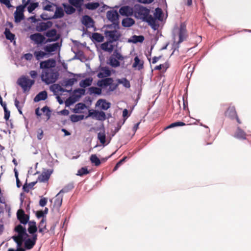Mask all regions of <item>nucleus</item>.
I'll return each instance as SVG.
<instances>
[{
	"label": "nucleus",
	"mask_w": 251,
	"mask_h": 251,
	"mask_svg": "<svg viewBox=\"0 0 251 251\" xmlns=\"http://www.w3.org/2000/svg\"><path fill=\"white\" fill-rule=\"evenodd\" d=\"M150 9L139 4H136L134 7L135 17L148 23L152 28L155 30L157 28V25L155 24V19L153 18L151 15H150Z\"/></svg>",
	"instance_id": "obj_1"
},
{
	"label": "nucleus",
	"mask_w": 251,
	"mask_h": 251,
	"mask_svg": "<svg viewBox=\"0 0 251 251\" xmlns=\"http://www.w3.org/2000/svg\"><path fill=\"white\" fill-rule=\"evenodd\" d=\"M58 76L59 73L56 69L43 70L41 75L42 80L47 84L55 82Z\"/></svg>",
	"instance_id": "obj_2"
},
{
	"label": "nucleus",
	"mask_w": 251,
	"mask_h": 251,
	"mask_svg": "<svg viewBox=\"0 0 251 251\" xmlns=\"http://www.w3.org/2000/svg\"><path fill=\"white\" fill-rule=\"evenodd\" d=\"M178 36H179V40L176 42V34L174 33L173 34V38L174 41L172 45V49L174 50V51L172 54L175 52L176 50H178L179 48V45L182 42H183L187 38V30L186 25L184 23H181L180 27L178 29Z\"/></svg>",
	"instance_id": "obj_3"
},
{
	"label": "nucleus",
	"mask_w": 251,
	"mask_h": 251,
	"mask_svg": "<svg viewBox=\"0 0 251 251\" xmlns=\"http://www.w3.org/2000/svg\"><path fill=\"white\" fill-rule=\"evenodd\" d=\"M124 58L122 55L117 50H115L110 56L108 63L112 67L116 68L120 65L119 60H123Z\"/></svg>",
	"instance_id": "obj_4"
},
{
	"label": "nucleus",
	"mask_w": 251,
	"mask_h": 251,
	"mask_svg": "<svg viewBox=\"0 0 251 251\" xmlns=\"http://www.w3.org/2000/svg\"><path fill=\"white\" fill-rule=\"evenodd\" d=\"M88 117H92L94 119L100 121H104L106 119V115L104 112L94 109L89 110L88 115L85 118Z\"/></svg>",
	"instance_id": "obj_5"
},
{
	"label": "nucleus",
	"mask_w": 251,
	"mask_h": 251,
	"mask_svg": "<svg viewBox=\"0 0 251 251\" xmlns=\"http://www.w3.org/2000/svg\"><path fill=\"white\" fill-rule=\"evenodd\" d=\"M34 83V80H31L26 76H23L18 80V84L23 88L24 92L28 91Z\"/></svg>",
	"instance_id": "obj_6"
},
{
	"label": "nucleus",
	"mask_w": 251,
	"mask_h": 251,
	"mask_svg": "<svg viewBox=\"0 0 251 251\" xmlns=\"http://www.w3.org/2000/svg\"><path fill=\"white\" fill-rule=\"evenodd\" d=\"M56 61L54 59H49L46 61H42L40 63V67L43 70H54Z\"/></svg>",
	"instance_id": "obj_7"
},
{
	"label": "nucleus",
	"mask_w": 251,
	"mask_h": 251,
	"mask_svg": "<svg viewBox=\"0 0 251 251\" xmlns=\"http://www.w3.org/2000/svg\"><path fill=\"white\" fill-rule=\"evenodd\" d=\"M37 239V235H34L31 238H27L25 237L24 239H21L22 241L24 242L25 248L26 250L31 249L36 244Z\"/></svg>",
	"instance_id": "obj_8"
},
{
	"label": "nucleus",
	"mask_w": 251,
	"mask_h": 251,
	"mask_svg": "<svg viewBox=\"0 0 251 251\" xmlns=\"http://www.w3.org/2000/svg\"><path fill=\"white\" fill-rule=\"evenodd\" d=\"M22 97L20 98H16L14 100V104L18 110V112L20 114L22 115L23 112L22 111V109L24 106L25 104V99H26V95H20Z\"/></svg>",
	"instance_id": "obj_9"
},
{
	"label": "nucleus",
	"mask_w": 251,
	"mask_h": 251,
	"mask_svg": "<svg viewBox=\"0 0 251 251\" xmlns=\"http://www.w3.org/2000/svg\"><path fill=\"white\" fill-rule=\"evenodd\" d=\"M108 20L113 24L119 23V14L116 10L108 11L106 13Z\"/></svg>",
	"instance_id": "obj_10"
},
{
	"label": "nucleus",
	"mask_w": 251,
	"mask_h": 251,
	"mask_svg": "<svg viewBox=\"0 0 251 251\" xmlns=\"http://www.w3.org/2000/svg\"><path fill=\"white\" fill-rule=\"evenodd\" d=\"M29 38L37 45H41L46 43L45 37L40 33H36L31 34Z\"/></svg>",
	"instance_id": "obj_11"
},
{
	"label": "nucleus",
	"mask_w": 251,
	"mask_h": 251,
	"mask_svg": "<svg viewBox=\"0 0 251 251\" xmlns=\"http://www.w3.org/2000/svg\"><path fill=\"white\" fill-rule=\"evenodd\" d=\"M17 217L21 224L26 225L29 222V216L26 215L22 209H19L17 212Z\"/></svg>",
	"instance_id": "obj_12"
},
{
	"label": "nucleus",
	"mask_w": 251,
	"mask_h": 251,
	"mask_svg": "<svg viewBox=\"0 0 251 251\" xmlns=\"http://www.w3.org/2000/svg\"><path fill=\"white\" fill-rule=\"evenodd\" d=\"M53 169L45 170L40 176H38L37 181L41 182H47L49 180L50 175L53 173Z\"/></svg>",
	"instance_id": "obj_13"
},
{
	"label": "nucleus",
	"mask_w": 251,
	"mask_h": 251,
	"mask_svg": "<svg viewBox=\"0 0 251 251\" xmlns=\"http://www.w3.org/2000/svg\"><path fill=\"white\" fill-rule=\"evenodd\" d=\"M14 230L18 234V237L21 240L24 239L25 237H28V234L26 232V230L25 227L21 225H18L15 227Z\"/></svg>",
	"instance_id": "obj_14"
},
{
	"label": "nucleus",
	"mask_w": 251,
	"mask_h": 251,
	"mask_svg": "<svg viewBox=\"0 0 251 251\" xmlns=\"http://www.w3.org/2000/svg\"><path fill=\"white\" fill-rule=\"evenodd\" d=\"M237 115V114L235 106L230 104L226 110L225 112V116L231 120H233Z\"/></svg>",
	"instance_id": "obj_15"
},
{
	"label": "nucleus",
	"mask_w": 251,
	"mask_h": 251,
	"mask_svg": "<svg viewBox=\"0 0 251 251\" xmlns=\"http://www.w3.org/2000/svg\"><path fill=\"white\" fill-rule=\"evenodd\" d=\"M64 15V12L62 7L56 6V10L54 12V14L51 18H45L43 17V15L41 16V18L43 19H55L62 18Z\"/></svg>",
	"instance_id": "obj_16"
},
{
	"label": "nucleus",
	"mask_w": 251,
	"mask_h": 251,
	"mask_svg": "<svg viewBox=\"0 0 251 251\" xmlns=\"http://www.w3.org/2000/svg\"><path fill=\"white\" fill-rule=\"evenodd\" d=\"M52 25V23L50 21L46 23L41 22L37 25L36 29L38 32H42L50 27Z\"/></svg>",
	"instance_id": "obj_17"
},
{
	"label": "nucleus",
	"mask_w": 251,
	"mask_h": 251,
	"mask_svg": "<svg viewBox=\"0 0 251 251\" xmlns=\"http://www.w3.org/2000/svg\"><path fill=\"white\" fill-rule=\"evenodd\" d=\"M119 13L122 16H131L134 13V8L129 6H124L120 8Z\"/></svg>",
	"instance_id": "obj_18"
},
{
	"label": "nucleus",
	"mask_w": 251,
	"mask_h": 251,
	"mask_svg": "<svg viewBox=\"0 0 251 251\" xmlns=\"http://www.w3.org/2000/svg\"><path fill=\"white\" fill-rule=\"evenodd\" d=\"M83 95H70V97L65 100V104L66 107H69L78 100Z\"/></svg>",
	"instance_id": "obj_19"
},
{
	"label": "nucleus",
	"mask_w": 251,
	"mask_h": 251,
	"mask_svg": "<svg viewBox=\"0 0 251 251\" xmlns=\"http://www.w3.org/2000/svg\"><path fill=\"white\" fill-rule=\"evenodd\" d=\"M96 106L100 107L102 110H106L110 107L111 103L105 100L100 99L97 101Z\"/></svg>",
	"instance_id": "obj_20"
},
{
	"label": "nucleus",
	"mask_w": 251,
	"mask_h": 251,
	"mask_svg": "<svg viewBox=\"0 0 251 251\" xmlns=\"http://www.w3.org/2000/svg\"><path fill=\"white\" fill-rule=\"evenodd\" d=\"M23 10V7H17L16 11L14 13V18L15 22L19 23L24 19Z\"/></svg>",
	"instance_id": "obj_21"
},
{
	"label": "nucleus",
	"mask_w": 251,
	"mask_h": 251,
	"mask_svg": "<svg viewBox=\"0 0 251 251\" xmlns=\"http://www.w3.org/2000/svg\"><path fill=\"white\" fill-rule=\"evenodd\" d=\"M82 23L87 27L90 28L94 26L93 19L88 15H85L82 17Z\"/></svg>",
	"instance_id": "obj_22"
},
{
	"label": "nucleus",
	"mask_w": 251,
	"mask_h": 251,
	"mask_svg": "<svg viewBox=\"0 0 251 251\" xmlns=\"http://www.w3.org/2000/svg\"><path fill=\"white\" fill-rule=\"evenodd\" d=\"M28 228L27 229L29 233L32 235L33 236L35 234H37L36 233L37 231V227L36 226V223L34 221H30L28 223Z\"/></svg>",
	"instance_id": "obj_23"
},
{
	"label": "nucleus",
	"mask_w": 251,
	"mask_h": 251,
	"mask_svg": "<svg viewBox=\"0 0 251 251\" xmlns=\"http://www.w3.org/2000/svg\"><path fill=\"white\" fill-rule=\"evenodd\" d=\"M111 75V71L107 67L101 68L98 73L97 76L99 78H103L109 76Z\"/></svg>",
	"instance_id": "obj_24"
},
{
	"label": "nucleus",
	"mask_w": 251,
	"mask_h": 251,
	"mask_svg": "<svg viewBox=\"0 0 251 251\" xmlns=\"http://www.w3.org/2000/svg\"><path fill=\"white\" fill-rule=\"evenodd\" d=\"M111 80V77H107L98 80L97 85L102 88H107L109 85V82Z\"/></svg>",
	"instance_id": "obj_25"
},
{
	"label": "nucleus",
	"mask_w": 251,
	"mask_h": 251,
	"mask_svg": "<svg viewBox=\"0 0 251 251\" xmlns=\"http://www.w3.org/2000/svg\"><path fill=\"white\" fill-rule=\"evenodd\" d=\"M108 36L111 42L119 40L120 34L117 30L110 31L108 32Z\"/></svg>",
	"instance_id": "obj_26"
},
{
	"label": "nucleus",
	"mask_w": 251,
	"mask_h": 251,
	"mask_svg": "<svg viewBox=\"0 0 251 251\" xmlns=\"http://www.w3.org/2000/svg\"><path fill=\"white\" fill-rule=\"evenodd\" d=\"M234 136L238 139L245 140L246 139V133L240 127L238 126Z\"/></svg>",
	"instance_id": "obj_27"
},
{
	"label": "nucleus",
	"mask_w": 251,
	"mask_h": 251,
	"mask_svg": "<svg viewBox=\"0 0 251 251\" xmlns=\"http://www.w3.org/2000/svg\"><path fill=\"white\" fill-rule=\"evenodd\" d=\"M50 89L54 94H56L59 92H64L66 91L64 88L62 87V85L61 86L59 84H53L51 85L50 87Z\"/></svg>",
	"instance_id": "obj_28"
},
{
	"label": "nucleus",
	"mask_w": 251,
	"mask_h": 251,
	"mask_svg": "<svg viewBox=\"0 0 251 251\" xmlns=\"http://www.w3.org/2000/svg\"><path fill=\"white\" fill-rule=\"evenodd\" d=\"M46 36L49 38H50V39H48L49 42L55 41L58 39V37H56V30L55 29L48 30L46 33Z\"/></svg>",
	"instance_id": "obj_29"
},
{
	"label": "nucleus",
	"mask_w": 251,
	"mask_h": 251,
	"mask_svg": "<svg viewBox=\"0 0 251 251\" xmlns=\"http://www.w3.org/2000/svg\"><path fill=\"white\" fill-rule=\"evenodd\" d=\"M59 47V43H56L46 46L44 50L47 52L50 53L56 51Z\"/></svg>",
	"instance_id": "obj_30"
},
{
	"label": "nucleus",
	"mask_w": 251,
	"mask_h": 251,
	"mask_svg": "<svg viewBox=\"0 0 251 251\" xmlns=\"http://www.w3.org/2000/svg\"><path fill=\"white\" fill-rule=\"evenodd\" d=\"M118 85H122L125 88L128 89L130 87V83L128 80L125 77L117 78Z\"/></svg>",
	"instance_id": "obj_31"
},
{
	"label": "nucleus",
	"mask_w": 251,
	"mask_h": 251,
	"mask_svg": "<svg viewBox=\"0 0 251 251\" xmlns=\"http://www.w3.org/2000/svg\"><path fill=\"white\" fill-rule=\"evenodd\" d=\"M101 48L104 51L111 52L114 49V46L111 41L110 42H105L101 44Z\"/></svg>",
	"instance_id": "obj_32"
},
{
	"label": "nucleus",
	"mask_w": 251,
	"mask_h": 251,
	"mask_svg": "<svg viewBox=\"0 0 251 251\" xmlns=\"http://www.w3.org/2000/svg\"><path fill=\"white\" fill-rule=\"evenodd\" d=\"M135 23L134 20L131 18H124L122 22V25L123 26L128 27L133 25Z\"/></svg>",
	"instance_id": "obj_33"
},
{
	"label": "nucleus",
	"mask_w": 251,
	"mask_h": 251,
	"mask_svg": "<svg viewBox=\"0 0 251 251\" xmlns=\"http://www.w3.org/2000/svg\"><path fill=\"white\" fill-rule=\"evenodd\" d=\"M76 81V79L75 77L68 78L62 81V85L65 87L72 86Z\"/></svg>",
	"instance_id": "obj_34"
},
{
	"label": "nucleus",
	"mask_w": 251,
	"mask_h": 251,
	"mask_svg": "<svg viewBox=\"0 0 251 251\" xmlns=\"http://www.w3.org/2000/svg\"><path fill=\"white\" fill-rule=\"evenodd\" d=\"M62 200L63 195L59 192L55 196V199L54 202V205L56 207L59 208L62 205Z\"/></svg>",
	"instance_id": "obj_35"
},
{
	"label": "nucleus",
	"mask_w": 251,
	"mask_h": 251,
	"mask_svg": "<svg viewBox=\"0 0 251 251\" xmlns=\"http://www.w3.org/2000/svg\"><path fill=\"white\" fill-rule=\"evenodd\" d=\"M134 60L133 67L137 68L139 70H141L143 68V61L140 60L138 56L135 57Z\"/></svg>",
	"instance_id": "obj_36"
},
{
	"label": "nucleus",
	"mask_w": 251,
	"mask_h": 251,
	"mask_svg": "<svg viewBox=\"0 0 251 251\" xmlns=\"http://www.w3.org/2000/svg\"><path fill=\"white\" fill-rule=\"evenodd\" d=\"M62 6L64 8L66 13L68 15L72 14L75 11V9L71 5L63 3H62Z\"/></svg>",
	"instance_id": "obj_37"
},
{
	"label": "nucleus",
	"mask_w": 251,
	"mask_h": 251,
	"mask_svg": "<svg viewBox=\"0 0 251 251\" xmlns=\"http://www.w3.org/2000/svg\"><path fill=\"white\" fill-rule=\"evenodd\" d=\"M118 86L117 79L114 80L113 78H111V80L109 82L108 90L109 91H114L117 88Z\"/></svg>",
	"instance_id": "obj_38"
},
{
	"label": "nucleus",
	"mask_w": 251,
	"mask_h": 251,
	"mask_svg": "<svg viewBox=\"0 0 251 251\" xmlns=\"http://www.w3.org/2000/svg\"><path fill=\"white\" fill-rule=\"evenodd\" d=\"M98 138L100 143L103 145L105 144L106 142V136L104 128L102 129V131L98 133Z\"/></svg>",
	"instance_id": "obj_39"
},
{
	"label": "nucleus",
	"mask_w": 251,
	"mask_h": 251,
	"mask_svg": "<svg viewBox=\"0 0 251 251\" xmlns=\"http://www.w3.org/2000/svg\"><path fill=\"white\" fill-rule=\"evenodd\" d=\"M37 181L31 182L28 184L25 183L23 186V190L26 193L29 192L30 189H31L36 184Z\"/></svg>",
	"instance_id": "obj_40"
},
{
	"label": "nucleus",
	"mask_w": 251,
	"mask_h": 251,
	"mask_svg": "<svg viewBox=\"0 0 251 251\" xmlns=\"http://www.w3.org/2000/svg\"><path fill=\"white\" fill-rule=\"evenodd\" d=\"M163 14V12H162V9L159 7H157L156 8H155V12L154 13V19H155V20L156 19L159 20V21H162V15Z\"/></svg>",
	"instance_id": "obj_41"
},
{
	"label": "nucleus",
	"mask_w": 251,
	"mask_h": 251,
	"mask_svg": "<svg viewBox=\"0 0 251 251\" xmlns=\"http://www.w3.org/2000/svg\"><path fill=\"white\" fill-rule=\"evenodd\" d=\"M84 119V115H72L70 117L71 121L73 123L77 122L79 121L82 120Z\"/></svg>",
	"instance_id": "obj_42"
},
{
	"label": "nucleus",
	"mask_w": 251,
	"mask_h": 251,
	"mask_svg": "<svg viewBox=\"0 0 251 251\" xmlns=\"http://www.w3.org/2000/svg\"><path fill=\"white\" fill-rule=\"evenodd\" d=\"M69 2L76 8H80L82 5L83 0H69Z\"/></svg>",
	"instance_id": "obj_43"
},
{
	"label": "nucleus",
	"mask_w": 251,
	"mask_h": 251,
	"mask_svg": "<svg viewBox=\"0 0 251 251\" xmlns=\"http://www.w3.org/2000/svg\"><path fill=\"white\" fill-rule=\"evenodd\" d=\"M144 40V37L142 35H134L132 37L131 42L134 43H142Z\"/></svg>",
	"instance_id": "obj_44"
},
{
	"label": "nucleus",
	"mask_w": 251,
	"mask_h": 251,
	"mask_svg": "<svg viewBox=\"0 0 251 251\" xmlns=\"http://www.w3.org/2000/svg\"><path fill=\"white\" fill-rule=\"evenodd\" d=\"M92 83V80L89 78H86L84 80H82L79 82V85L80 87L83 88H85L86 87L89 86L91 85Z\"/></svg>",
	"instance_id": "obj_45"
},
{
	"label": "nucleus",
	"mask_w": 251,
	"mask_h": 251,
	"mask_svg": "<svg viewBox=\"0 0 251 251\" xmlns=\"http://www.w3.org/2000/svg\"><path fill=\"white\" fill-rule=\"evenodd\" d=\"M92 37L93 40L98 42H101L103 39V37L100 34L97 32L93 33Z\"/></svg>",
	"instance_id": "obj_46"
},
{
	"label": "nucleus",
	"mask_w": 251,
	"mask_h": 251,
	"mask_svg": "<svg viewBox=\"0 0 251 251\" xmlns=\"http://www.w3.org/2000/svg\"><path fill=\"white\" fill-rule=\"evenodd\" d=\"M74 188V185L72 183L68 184L66 185L63 189H62L59 193L61 194L63 193H66L70 191L72 189Z\"/></svg>",
	"instance_id": "obj_47"
},
{
	"label": "nucleus",
	"mask_w": 251,
	"mask_h": 251,
	"mask_svg": "<svg viewBox=\"0 0 251 251\" xmlns=\"http://www.w3.org/2000/svg\"><path fill=\"white\" fill-rule=\"evenodd\" d=\"M90 160L92 163L95 164V166H98L100 165V161L96 154H92L90 156Z\"/></svg>",
	"instance_id": "obj_48"
},
{
	"label": "nucleus",
	"mask_w": 251,
	"mask_h": 251,
	"mask_svg": "<svg viewBox=\"0 0 251 251\" xmlns=\"http://www.w3.org/2000/svg\"><path fill=\"white\" fill-rule=\"evenodd\" d=\"M4 34L5 35L6 38L8 40H10L11 41H13L14 39L15 35L13 33H12L9 29L8 28H6L4 31Z\"/></svg>",
	"instance_id": "obj_49"
},
{
	"label": "nucleus",
	"mask_w": 251,
	"mask_h": 251,
	"mask_svg": "<svg viewBox=\"0 0 251 251\" xmlns=\"http://www.w3.org/2000/svg\"><path fill=\"white\" fill-rule=\"evenodd\" d=\"M34 54L36 59L39 60L43 58L46 56L47 53L44 52V51L40 50V51H35L34 53Z\"/></svg>",
	"instance_id": "obj_50"
},
{
	"label": "nucleus",
	"mask_w": 251,
	"mask_h": 251,
	"mask_svg": "<svg viewBox=\"0 0 251 251\" xmlns=\"http://www.w3.org/2000/svg\"><path fill=\"white\" fill-rule=\"evenodd\" d=\"M41 111L45 113V115L47 117V119H49L51 116V110H50V108L46 105L44 106L42 109Z\"/></svg>",
	"instance_id": "obj_51"
},
{
	"label": "nucleus",
	"mask_w": 251,
	"mask_h": 251,
	"mask_svg": "<svg viewBox=\"0 0 251 251\" xmlns=\"http://www.w3.org/2000/svg\"><path fill=\"white\" fill-rule=\"evenodd\" d=\"M100 4L98 2H91L86 4L85 7L89 10H94L97 9Z\"/></svg>",
	"instance_id": "obj_52"
},
{
	"label": "nucleus",
	"mask_w": 251,
	"mask_h": 251,
	"mask_svg": "<svg viewBox=\"0 0 251 251\" xmlns=\"http://www.w3.org/2000/svg\"><path fill=\"white\" fill-rule=\"evenodd\" d=\"M49 4L46 5L43 7V9L48 11H53V6H55L57 5L56 4L50 2V1L46 0Z\"/></svg>",
	"instance_id": "obj_53"
},
{
	"label": "nucleus",
	"mask_w": 251,
	"mask_h": 251,
	"mask_svg": "<svg viewBox=\"0 0 251 251\" xmlns=\"http://www.w3.org/2000/svg\"><path fill=\"white\" fill-rule=\"evenodd\" d=\"M184 125H185V124L184 123H183L182 122L178 121V122H176L172 123L171 124H170V125L167 126L166 127V129H169V128L175 127L176 126H183Z\"/></svg>",
	"instance_id": "obj_54"
},
{
	"label": "nucleus",
	"mask_w": 251,
	"mask_h": 251,
	"mask_svg": "<svg viewBox=\"0 0 251 251\" xmlns=\"http://www.w3.org/2000/svg\"><path fill=\"white\" fill-rule=\"evenodd\" d=\"M88 173L89 171L87 168L86 167H82L78 170L76 175L79 176H82L84 175L88 174Z\"/></svg>",
	"instance_id": "obj_55"
},
{
	"label": "nucleus",
	"mask_w": 251,
	"mask_h": 251,
	"mask_svg": "<svg viewBox=\"0 0 251 251\" xmlns=\"http://www.w3.org/2000/svg\"><path fill=\"white\" fill-rule=\"evenodd\" d=\"M85 108H86V104L82 102H80L76 104L75 109L74 110V111L75 113H77L78 112L77 110H83Z\"/></svg>",
	"instance_id": "obj_56"
},
{
	"label": "nucleus",
	"mask_w": 251,
	"mask_h": 251,
	"mask_svg": "<svg viewBox=\"0 0 251 251\" xmlns=\"http://www.w3.org/2000/svg\"><path fill=\"white\" fill-rule=\"evenodd\" d=\"M38 6V2L31 3L27 7V10L29 13H31L33 10L35 9Z\"/></svg>",
	"instance_id": "obj_57"
},
{
	"label": "nucleus",
	"mask_w": 251,
	"mask_h": 251,
	"mask_svg": "<svg viewBox=\"0 0 251 251\" xmlns=\"http://www.w3.org/2000/svg\"><path fill=\"white\" fill-rule=\"evenodd\" d=\"M48 95H36L34 99V101L37 102L40 100H45L48 98Z\"/></svg>",
	"instance_id": "obj_58"
},
{
	"label": "nucleus",
	"mask_w": 251,
	"mask_h": 251,
	"mask_svg": "<svg viewBox=\"0 0 251 251\" xmlns=\"http://www.w3.org/2000/svg\"><path fill=\"white\" fill-rule=\"evenodd\" d=\"M127 158V156H125L122 159H121L119 162L117 163L116 165L113 168V171H116L119 167L122 165V164L126 161V160Z\"/></svg>",
	"instance_id": "obj_59"
},
{
	"label": "nucleus",
	"mask_w": 251,
	"mask_h": 251,
	"mask_svg": "<svg viewBox=\"0 0 251 251\" xmlns=\"http://www.w3.org/2000/svg\"><path fill=\"white\" fill-rule=\"evenodd\" d=\"M90 94H101V89L97 88L91 87Z\"/></svg>",
	"instance_id": "obj_60"
},
{
	"label": "nucleus",
	"mask_w": 251,
	"mask_h": 251,
	"mask_svg": "<svg viewBox=\"0 0 251 251\" xmlns=\"http://www.w3.org/2000/svg\"><path fill=\"white\" fill-rule=\"evenodd\" d=\"M4 112V119L6 121H8L10 116V111L6 108L3 109Z\"/></svg>",
	"instance_id": "obj_61"
},
{
	"label": "nucleus",
	"mask_w": 251,
	"mask_h": 251,
	"mask_svg": "<svg viewBox=\"0 0 251 251\" xmlns=\"http://www.w3.org/2000/svg\"><path fill=\"white\" fill-rule=\"evenodd\" d=\"M38 227L46 228V218H42L39 224Z\"/></svg>",
	"instance_id": "obj_62"
},
{
	"label": "nucleus",
	"mask_w": 251,
	"mask_h": 251,
	"mask_svg": "<svg viewBox=\"0 0 251 251\" xmlns=\"http://www.w3.org/2000/svg\"><path fill=\"white\" fill-rule=\"evenodd\" d=\"M47 203V199L46 198H43L40 200L39 205L41 207L45 206Z\"/></svg>",
	"instance_id": "obj_63"
},
{
	"label": "nucleus",
	"mask_w": 251,
	"mask_h": 251,
	"mask_svg": "<svg viewBox=\"0 0 251 251\" xmlns=\"http://www.w3.org/2000/svg\"><path fill=\"white\" fill-rule=\"evenodd\" d=\"M36 216L38 219H40L41 218H46V217L44 215V214L42 212V210H39V211H36Z\"/></svg>",
	"instance_id": "obj_64"
}]
</instances>
